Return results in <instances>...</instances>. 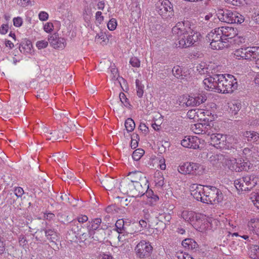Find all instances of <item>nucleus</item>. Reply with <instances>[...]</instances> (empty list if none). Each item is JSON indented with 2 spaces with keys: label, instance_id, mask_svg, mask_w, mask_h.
I'll return each mask as SVG.
<instances>
[{
  "label": "nucleus",
  "instance_id": "nucleus-47",
  "mask_svg": "<svg viewBox=\"0 0 259 259\" xmlns=\"http://www.w3.org/2000/svg\"><path fill=\"white\" fill-rule=\"evenodd\" d=\"M173 75L177 78H182V70L180 66H175L172 69Z\"/></svg>",
  "mask_w": 259,
  "mask_h": 259
},
{
  "label": "nucleus",
  "instance_id": "nucleus-38",
  "mask_svg": "<svg viewBox=\"0 0 259 259\" xmlns=\"http://www.w3.org/2000/svg\"><path fill=\"white\" fill-rule=\"evenodd\" d=\"M126 224L123 219H119L116 221L115 227L118 233H122L125 230Z\"/></svg>",
  "mask_w": 259,
  "mask_h": 259
},
{
  "label": "nucleus",
  "instance_id": "nucleus-34",
  "mask_svg": "<svg viewBox=\"0 0 259 259\" xmlns=\"http://www.w3.org/2000/svg\"><path fill=\"white\" fill-rule=\"evenodd\" d=\"M164 178L160 172L155 174L154 182L155 186L158 187H162L164 184Z\"/></svg>",
  "mask_w": 259,
  "mask_h": 259
},
{
  "label": "nucleus",
  "instance_id": "nucleus-43",
  "mask_svg": "<svg viewBox=\"0 0 259 259\" xmlns=\"http://www.w3.org/2000/svg\"><path fill=\"white\" fill-rule=\"evenodd\" d=\"M145 151L143 149L139 148L135 150L132 155V157L134 160L138 161L143 156Z\"/></svg>",
  "mask_w": 259,
  "mask_h": 259
},
{
  "label": "nucleus",
  "instance_id": "nucleus-15",
  "mask_svg": "<svg viewBox=\"0 0 259 259\" xmlns=\"http://www.w3.org/2000/svg\"><path fill=\"white\" fill-rule=\"evenodd\" d=\"M181 217L185 221L194 225L195 223L200 220V215L196 213L193 211L183 210L181 213Z\"/></svg>",
  "mask_w": 259,
  "mask_h": 259
},
{
  "label": "nucleus",
  "instance_id": "nucleus-39",
  "mask_svg": "<svg viewBox=\"0 0 259 259\" xmlns=\"http://www.w3.org/2000/svg\"><path fill=\"white\" fill-rule=\"evenodd\" d=\"M190 138V147L189 148L194 149H198L199 148L200 141L199 139L195 136H189Z\"/></svg>",
  "mask_w": 259,
  "mask_h": 259
},
{
  "label": "nucleus",
  "instance_id": "nucleus-54",
  "mask_svg": "<svg viewBox=\"0 0 259 259\" xmlns=\"http://www.w3.org/2000/svg\"><path fill=\"white\" fill-rule=\"evenodd\" d=\"M130 63L134 67H139L140 66V61L135 57L131 58Z\"/></svg>",
  "mask_w": 259,
  "mask_h": 259
},
{
  "label": "nucleus",
  "instance_id": "nucleus-2",
  "mask_svg": "<svg viewBox=\"0 0 259 259\" xmlns=\"http://www.w3.org/2000/svg\"><path fill=\"white\" fill-rule=\"evenodd\" d=\"M147 184L133 183L128 180H123L120 184V191L133 197H141L147 191Z\"/></svg>",
  "mask_w": 259,
  "mask_h": 259
},
{
  "label": "nucleus",
  "instance_id": "nucleus-48",
  "mask_svg": "<svg viewBox=\"0 0 259 259\" xmlns=\"http://www.w3.org/2000/svg\"><path fill=\"white\" fill-rule=\"evenodd\" d=\"M91 231L88 230L87 232H82L79 234L80 239L81 241H84L89 238L92 239V232Z\"/></svg>",
  "mask_w": 259,
  "mask_h": 259
},
{
  "label": "nucleus",
  "instance_id": "nucleus-18",
  "mask_svg": "<svg viewBox=\"0 0 259 259\" xmlns=\"http://www.w3.org/2000/svg\"><path fill=\"white\" fill-rule=\"evenodd\" d=\"M220 31H218L221 33L223 40H227L229 39L233 38L236 34V31L234 28L232 27H218Z\"/></svg>",
  "mask_w": 259,
  "mask_h": 259
},
{
  "label": "nucleus",
  "instance_id": "nucleus-17",
  "mask_svg": "<svg viewBox=\"0 0 259 259\" xmlns=\"http://www.w3.org/2000/svg\"><path fill=\"white\" fill-rule=\"evenodd\" d=\"M244 187L246 190H249L255 187L258 182V178L255 175H249L242 177Z\"/></svg>",
  "mask_w": 259,
  "mask_h": 259
},
{
  "label": "nucleus",
  "instance_id": "nucleus-42",
  "mask_svg": "<svg viewBox=\"0 0 259 259\" xmlns=\"http://www.w3.org/2000/svg\"><path fill=\"white\" fill-rule=\"evenodd\" d=\"M136 85L137 89V95L139 98H141L144 93V85L139 79L136 80Z\"/></svg>",
  "mask_w": 259,
  "mask_h": 259
},
{
  "label": "nucleus",
  "instance_id": "nucleus-41",
  "mask_svg": "<svg viewBox=\"0 0 259 259\" xmlns=\"http://www.w3.org/2000/svg\"><path fill=\"white\" fill-rule=\"evenodd\" d=\"M124 125L128 132L133 131L135 128V122L131 118H128L125 120Z\"/></svg>",
  "mask_w": 259,
  "mask_h": 259
},
{
  "label": "nucleus",
  "instance_id": "nucleus-26",
  "mask_svg": "<svg viewBox=\"0 0 259 259\" xmlns=\"http://www.w3.org/2000/svg\"><path fill=\"white\" fill-rule=\"evenodd\" d=\"M243 136L249 142L252 143L259 142V133L254 131H246L244 133Z\"/></svg>",
  "mask_w": 259,
  "mask_h": 259
},
{
  "label": "nucleus",
  "instance_id": "nucleus-55",
  "mask_svg": "<svg viewBox=\"0 0 259 259\" xmlns=\"http://www.w3.org/2000/svg\"><path fill=\"white\" fill-rule=\"evenodd\" d=\"M191 169H192V174L196 173V174H199V171L197 172V170H199V168L202 169V166H201L199 164L196 163H191Z\"/></svg>",
  "mask_w": 259,
  "mask_h": 259
},
{
  "label": "nucleus",
  "instance_id": "nucleus-32",
  "mask_svg": "<svg viewBox=\"0 0 259 259\" xmlns=\"http://www.w3.org/2000/svg\"><path fill=\"white\" fill-rule=\"evenodd\" d=\"M191 163L186 162L178 167V171L183 174H190L192 173L191 169Z\"/></svg>",
  "mask_w": 259,
  "mask_h": 259
},
{
  "label": "nucleus",
  "instance_id": "nucleus-1",
  "mask_svg": "<svg viewBox=\"0 0 259 259\" xmlns=\"http://www.w3.org/2000/svg\"><path fill=\"white\" fill-rule=\"evenodd\" d=\"M189 25L190 22L188 21L180 22L172 28L177 48H187L194 45L198 41L200 34L192 31Z\"/></svg>",
  "mask_w": 259,
  "mask_h": 259
},
{
  "label": "nucleus",
  "instance_id": "nucleus-57",
  "mask_svg": "<svg viewBox=\"0 0 259 259\" xmlns=\"http://www.w3.org/2000/svg\"><path fill=\"white\" fill-rule=\"evenodd\" d=\"M38 18L41 21H47L49 18V14L45 11H41L38 14Z\"/></svg>",
  "mask_w": 259,
  "mask_h": 259
},
{
  "label": "nucleus",
  "instance_id": "nucleus-8",
  "mask_svg": "<svg viewBox=\"0 0 259 259\" xmlns=\"http://www.w3.org/2000/svg\"><path fill=\"white\" fill-rule=\"evenodd\" d=\"M213 122L206 123H198L191 125V130L196 134L201 135H210L212 132H214V128Z\"/></svg>",
  "mask_w": 259,
  "mask_h": 259
},
{
  "label": "nucleus",
  "instance_id": "nucleus-61",
  "mask_svg": "<svg viewBox=\"0 0 259 259\" xmlns=\"http://www.w3.org/2000/svg\"><path fill=\"white\" fill-rule=\"evenodd\" d=\"M190 138L189 137L186 136L182 141H181V145L186 148H189L190 147Z\"/></svg>",
  "mask_w": 259,
  "mask_h": 259
},
{
  "label": "nucleus",
  "instance_id": "nucleus-44",
  "mask_svg": "<svg viewBox=\"0 0 259 259\" xmlns=\"http://www.w3.org/2000/svg\"><path fill=\"white\" fill-rule=\"evenodd\" d=\"M119 99L122 104L128 109H131L132 105L130 104L128 99L126 97L125 94L123 93L119 94Z\"/></svg>",
  "mask_w": 259,
  "mask_h": 259
},
{
  "label": "nucleus",
  "instance_id": "nucleus-58",
  "mask_svg": "<svg viewBox=\"0 0 259 259\" xmlns=\"http://www.w3.org/2000/svg\"><path fill=\"white\" fill-rule=\"evenodd\" d=\"M196 109H192L188 111L187 113V117L190 119H194L196 117H198V115L196 112Z\"/></svg>",
  "mask_w": 259,
  "mask_h": 259
},
{
  "label": "nucleus",
  "instance_id": "nucleus-60",
  "mask_svg": "<svg viewBox=\"0 0 259 259\" xmlns=\"http://www.w3.org/2000/svg\"><path fill=\"white\" fill-rule=\"evenodd\" d=\"M48 42L46 40L38 41L36 42V47L38 49H41L46 48L48 46Z\"/></svg>",
  "mask_w": 259,
  "mask_h": 259
},
{
  "label": "nucleus",
  "instance_id": "nucleus-50",
  "mask_svg": "<svg viewBox=\"0 0 259 259\" xmlns=\"http://www.w3.org/2000/svg\"><path fill=\"white\" fill-rule=\"evenodd\" d=\"M107 26L110 30H114L117 26V22L115 19L112 18L107 24Z\"/></svg>",
  "mask_w": 259,
  "mask_h": 259
},
{
  "label": "nucleus",
  "instance_id": "nucleus-19",
  "mask_svg": "<svg viewBox=\"0 0 259 259\" xmlns=\"http://www.w3.org/2000/svg\"><path fill=\"white\" fill-rule=\"evenodd\" d=\"M212 75H209V77H207L205 78L203 82L205 85V89L214 92V90L216 89L215 85L217 78L215 77V73L211 74Z\"/></svg>",
  "mask_w": 259,
  "mask_h": 259
},
{
  "label": "nucleus",
  "instance_id": "nucleus-4",
  "mask_svg": "<svg viewBox=\"0 0 259 259\" xmlns=\"http://www.w3.org/2000/svg\"><path fill=\"white\" fill-rule=\"evenodd\" d=\"M43 232H44L45 237L38 236L37 235L35 237L37 240L41 242L42 243H46L47 240L49 241L52 243L51 245V247L54 249H58L59 247L56 242L59 240V236L58 233L55 231L54 229H50L47 227L45 229H41L40 231L42 234Z\"/></svg>",
  "mask_w": 259,
  "mask_h": 259
},
{
  "label": "nucleus",
  "instance_id": "nucleus-35",
  "mask_svg": "<svg viewBox=\"0 0 259 259\" xmlns=\"http://www.w3.org/2000/svg\"><path fill=\"white\" fill-rule=\"evenodd\" d=\"M146 195L148 197V203L151 205H154L158 200L159 197L157 195H154L152 191H146Z\"/></svg>",
  "mask_w": 259,
  "mask_h": 259
},
{
  "label": "nucleus",
  "instance_id": "nucleus-20",
  "mask_svg": "<svg viewBox=\"0 0 259 259\" xmlns=\"http://www.w3.org/2000/svg\"><path fill=\"white\" fill-rule=\"evenodd\" d=\"M101 183L106 190L110 191L115 188L117 181L113 178L106 176L101 180Z\"/></svg>",
  "mask_w": 259,
  "mask_h": 259
},
{
  "label": "nucleus",
  "instance_id": "nucleus-24",
  "mask_svg": "<svg viewBox=\"0 0 259 259\" xmlns=\"http://www.w3.org/2000/svg\"><path fill=\"white\" fill-rule=\"evenodd\" d=\"M23 194V189L21 187H17L15 190L14 193H10L8 194V196L7 197V201L10 204H12L14 202L15 197L17 198L21 197Z\"/></svg>",
  "mask_w": 259,
  "mask_h": 259
},
{
  "label": "nucleus",
  "instance_id": "nucleus-3",
  "mask_svg": "<svg viewBox=\"0 0 259 259\" xmlns=\"http://www.w3.org/2000/svg\"><path fill=\"white\" fill-rule=\"evenodd\" d=\"M223 199L221 191L215 187L206 186L203 195L202 202L207 204L217 203Z\"/></svg>",
  "mask_w": 259,
  "mask_h": 259
},
{
  "label": "nucleus",
  "instance_id": "nucleus-63",
  "mask_svg": "<svg viewBox=\"0 0 259 259\" xmlns=\"http://www.w3.org/2000/svg\"><path fill=\"white\" fill-rule=\"evenodd\" d=\"M88 220V217L86 215L81 214L77 217V222L78 223H83L87 222Z\"/></svg>",
  "mask_w": 259,
  "mask_h": 259
},
{
  "label": "nucleus",
  "instance_id": "nucleus-36",
  "mask_svg": "<svg viewBox=\"0 0 259 259\" xmlns=\"http://www.w3.org/2000/svg\"><path fill=\"white\" fill-rule=\"evenodd\" d=\"M222 74H215V77L217 78L215 88L214 92L218 93H224V89L223 85V82L221 80L220 76Z\"/></svg>",
  "mask_w": 259,
  "mask_h": 259
},
{
  "label": "nucleus",
  "instance_id": "nucleus-6",
  "mask_svg": "<svg viewBox=\"0 0 259 259\" xmlns=\"http://www.w3.org/2000/svg\"><path fill=\"white\" fill-rule=\"evenodd\" d=\"M213 128H214V132L207 135L208 137L210 136V145L218 149L228 148L229 146L227 145L226 136L216 133L217 132L216 125L214 124Z\"/></svg>",
  "mask_w": 259,
  "mask_h": 259
},
{
  "label": "nucleus",
  "instance_id": "nucleus-28",
  "mask_svg": "<svg viewBox=\"0 0 259 259\" xmlns=\"http://www.w3.org/2000/svg\"><path fill=\"white\" fill-rule=\"evenodd\" d=\"M182 245L186 249L192 250H196L198 247L196 242L191 238H187L184 240L182 242Z\"/></svg>",
  "mask_w": 259,
  "mask_h": 259
},
{
  "label": "nucleus",
  "instance_id": "nucleus-11",
  "mask_svg": "<svg viewBox=\"0 0 259 259\" xmlns=\"http://www.w3.org/2000/svg\"><path fill=\"white\" fill-rule=\"evenodd\" d=\"M128 178L124 180H128L133 183L147 184L148 180L145 175L141 171H135L129 172Z\"/></svg>",
  "mask_w": 259,
  "mask_h": 259
},
{
  "label": "nucleus",
  "instance_id": "nucleus-62",
  "mask_svg": "<svg viewBox=\"0 0 259 259\" xmlns=\"http://www.w3.org/2000/svg\"><path fill=\"white\" fill-rule=\"evenodd\" d=\"M177 257L178 259H194L188 253L182 252L178 253Z\"/></svg>",
  "mask_w": 259,
  "mask_h": 259
},
{
  "label": "nucleus",
  "instance_id": "nucleus-40",
  "mask_svg": "<svg viewBox=\"0 0 259 259\" xmlns=\"http://www.w3.org/2000/svg\"><path fill=\"white\" fill-rule=\"evenodd\" d=\"M211 48L213 50H221L225 47L224 43L226 41L223 40H220L219 41H210Z\"/></svg>",
  "mask_w": 259,
  "mask_h": 259
},
{
  "label": "nucleus",
  "instance_id": "nucleus-30",
  "mask_svg": "<svg viewBox=\"0 0 259 259\" xmlns=\"http://www.w3.org/2000/svg\"><path fill=\"white\" fill-rule=\"evenodd\" d=\"M241 108V104L240 102L236 101L229 103V112L233 115H236Z\"/></svg>",
  "mask_w": 259,
  "mask_h": 259
},
{
  "label": "nucleus",
  "instance_id": "nucleus-45",
  "mask_svg": "<svg viewBox=\"0 0 259 259\" xmlns=\"http://www.w3.org/2000/svg\"><path fill=\"white\" fill-rule=\"evenodd\" d=\"M244 21V18L242 15L236 12H234L233 23L241 24Z\"/></svg>",
  "mask_w": 259,
  "mask_h": 259
},
{
  "label": "nucleus",
  "instance_id": "nucleus-9",
  "mask_svg": "<svg viewBox=\"0 0 259 259\" xmlns=\"http://www.w3.org/2000/svg\"><path fill=\"white\" fill-rule=\"evenodd\" d=\"M225 163L229 169L236 172L246 170L247 164V162H242L241 159L237 160L233 157L226 158Z\"/></svg>",
  "mask_w": 259,
  "mask_h": 259
},
{
  "label": "nucleus",
  "instance_id": "nucleus-27",
  "mask_svg": "<svg viewBox=\"0 0 259 259\" xmlns=\"http://www.w3.org/2000/svg\"><path fill=\"white\" fill-rule=\"evenodd\" d=\"M219 31H220L219 28H215L212 30L207 34V39L209 41H219L220 40H223L224 38H222V35L220 32H218Z\"/></svg>",
  "mask_w": 259,
  "mask_h": 259
},
{
  "label": "nucleus",
  "instance_id": "nucleus-22",
  "mask_svg": "<svg viewBox=\"0 0 259 259\" xmlns=\"http://www.w3.org/2000/svg\"><path fill=\"white\" fill-rule=\"evenodd\" d=\"M107 227L106 225L104 228L102 226L101 228L93 231L92 232V239L99 242L104 241L106 237L105 228Z\"/></svg>",
  "mask_w": 259,
  "mask_h": 259
},
{
  "label": "nucleus",
  "instance_id": "nucleus-64",
  "mask_svg": "<svg viewBox=\"0 0 259 259\" xmlns=\"http://www.w3.org/2000/svg\"><path fill=\"white\" fill-rule=\"evenodd\" d=\"M26 243L27 240L25 237L23 235H20L19 237V243L20 245L24 247L26 244Z\"/></svg>",
  "mask_w": 259,
  "mask_h": 259
},
{
  "label": "nucleus",
  "instance_id": "nucleus-13",
  "mask_svg": "<svg viewBox=\"0 0 259 259\" xmlns=\"http://www.w3.org/2000/svg\"><path fill=\"white\" fill-rule=\"evenodd\" d=\"M205 188L203 186L201 185L197 184H192L190 188L191 194L197 200L202 202L203 198V196H202V195H204Z\"/></svg>",
  "mask_w": 259,
  "mask_h": 259
},
{
  "label": "nucleus",
  "instance_id": "nucleus-53",
  "mask_svg": "<svg viewBox=\"0 0 259 259\" xmlns=\"http://www.w3.org/2000/svg\"><path fill=\"white\" fill-rule=\"evenodd\" d=\"M52 136L50 138L48 137L47 140H52L53 141L59 140H60L63 137L60 136L57 131H54L53 133H51L50 134Z\"/></svg>",
  "mask_w": 259,
  "mask_h": 259
},
{
  "label": "nucleus",
  "instance_id": "nucleus-10",
  "mask_svg": "<svg viewBox=\"0 0 259 259\" xmlns=\"http://www.w3.org/2000/svg\"><path fill=\"white\" fill-rule=\"evenodd\" d=\"M227 78L224 74L220 76L221 80L223 82L224 93H232L237 89V83L234 77L230 74H227Z\"/></svg>",
  "mask_w": 259,
  "mask_h": 259
},
{
  "label": "nucleus",
  "instance_id": "nucleus-21",
  "mask_svg": "<svg viewBox=\"0 0 259 259\" xmlns=\"http://www.w3.org/2000/svg\"><path fill=\"white\" fill-rule=\"evenodd\" d=\"M248 47L241 48L235 50L233 53V56L236 59H244L248 60Z\"/></svg>",
  "mask_w": 259,
  "mask_h": 259
},
{
  "label": "nucleus",
  "instance_id": "nucleus-52",
  "mask_svg": "<svg viewBox=\"0 0 259 259\" xmlns=\"http://www.w3.org/2000/svg\"><path fill=\"white\" fill-rule=\"evenodd\" d=\"M253 152L252 150L248 148H245L243 150V154L246 157L247 159H250L253 157Z\"/></svg>",
  "mask_w": 259,
  "mask_h": 259
},
{
  "label": "nucleus",
  "instance_id": "nucleus-7",
  "mask_svg": "<svg viewBox=\"0 0 259 259\" xmlns=\"http://www.w3.org/2000/svg\"><path fill=\"white\" fill-rule=\"evenodd\" d=\"M137 257L145 258L149 257L153 250V247L149 241H141L135 247Z\"/></svg>",
  "mask_w": 259,
  "mask_h": 259
},
{
  "label": "nucleus",
  "instance_id": "nucleus-12",
  "mask_svg": "<svg viewBox=\"0 0 259 259\" xmlns=\"http://www.w3.org/2000/svg\"><path fill=\"white\" fill-rule=\"evenodd\" d=\"M215 65L214 64H207L205 62H201L197 67V71L201 75L207 74L215 73Z\"/></svg>",
  "mask_w": 259,
  "mask_h": 259
},
{
  "label": "nucleus",
  "instance_id": "nucleus-37",
  "mask_svg": "<svg viewBox=\"0 0 259 259\" xmlns=\"http://www.w3.org/2000/svg\"><path fill=\"white\" fill-rule=\"evenodd\" d=\"M32 47V45L31 41H27L20 44L19 50L21 53H29L31 51Z\"/></svg>",
  "mask_w": 259,
  "mask_h": 259
},
{
  "label": "nucleus",
  "instance_id": "nucleus-31",
  "mask_svg": "<svg viewBox=\"0 0 259 259\" xmlns=\"http://www.w3.org/2000/svg\"><path fill=\"white\" fill-rule=\"evenodd\" d=\"M248 255L252 259H259V246L252 245L248 250Z\"/></svg>",
  "mask_w": 259,
  "mask_h": 259
},
{
  "label": "nucleus",
  "instance_id": "nucleus-56",
  "mask_svg": "<svg viewBox=\"0 0 259 259\" xmlns=\"http://www.w3.org/2000/svg\"><path fill=\"white\" fill-rule=\"evenodd\" d=\"M13 24L15 27H19L23 24V20L21 17H17L13 19Z\"/></svg>",
  "mask_w": 259,
  "mask_h": 259
},
{
  "label": "nucleus",
  "instance_id": "nucleus-5",
  "mask_svg": "<svg viewBox=\"0 0 259 259\" xmlns=\"http://www.w3.org/2000/svg\"><path fill=\"white\" fill-rule=\"evenodd\" d=\"M156 8L157 11L163 19H170L174 16L173 5L168 0H159Z\"/></svg>",
  "mask_w": 259,
  "mask_h": 259
},
{
  "label": "nucleus",
  "instance_id": "nucleus-16",
  "mask_svg": "<svg viewBox=\"0 0 259 259\" xmlns=\"http://www.w3.org/2000/svg\"><path fill=\"white\" fill-rule=\"evenodd\" d=\"M218 18L222 22L232 24L234 12L229 10H220L217 14Z\"/></svg>",
  "mask_w": 259,
  "mask_h": 259
},
{
  "label": "nucleus",
  "instance_id": "nucleus-46",
  "mask_svg": "<svg viewBox=\"0 0 259 259\" xmlns=\"http://www.w3.org/2000/svg\"><path fill=\"white\" fill-rule=\"evenodd\" d=\"M243 179L241 178L239 179L236 180L234 181V185L237 189L238 190L246 191L245 187H244Z\"/></svg>",
  "mask_w": 259,
  "mask_h": 259
},
{
  "label": "nucleus",
  "instance_id": "nucleus-25",
  "mask_svg": "<svg viewBox=\"0 0 259 259\" xmlns=\"http://www.w3.org/2000/svg\"><path fill=\"white\" fill-rule=\"evenodd\" d=\"M102 220L100 218L92 219L91 221H89L87 224V230L91 231L92 233L95 230L99 229Z\"/></svg>",
  "mask_w": 259,
  "mask_h": 259
},
{
  "label": "nucleus",
  "instance_id": "nucleus-29",
  "mask_svg": "<svg viewBox=\"0 0 259 259\" xmlns=\"http://www.w3.org/2000/svg\"><path fill=\"white\" fill-rule=\"evenodd\" d=\"M69 228L74 234L78 235L81 233L82 226L79 225L76 220L70 221L68 225Z\"/></svg>",
  "mask_w": 259,
  "mask_h": 259
},
{
  "label": "nucleus",
  "instance_id": "nucleus-51",
  "mask_svg": "<svg viewBox=\"0 0 259 259\" xmlns=\"http://www.w3.org/2000/svg\"><path fill=\"white\" fill-rule=\"evenodd\" d=\"M96 39H99L102 40V42L104 43V44H106V42L108 41V39L107 38V36L105 33L103 32H100L98 33L96 36Z\"/></svg>",
  "mask_w": 259,
  "mask_h": 259
},
{
  "label": "nucleus",
  "instance_id": "nucleus-49",
  "mask_svg": "<svg viewBox=\"0 0 259 259\" xmlns=\"http://www.w3.org/2000/svg\"><path fill=\"white\" fill-rule=\"evenodd\" d=\"M195 99L196 102H197V105L198 106L200 104L204 103L206 100L207 97L205 95L200 94L195 97Z\"/></svg>",
  "mask_w": 259,
  "mask_h": 259
},
{
  "label": "nucleus",
  "instance_id": "nucleus-33",
  "mask_svg": "<svg viewBox=\"0 0 259 259\" xmlns=\"http://www.w3.org/2000/svg\"><path fill=\"white\" fill-rule=\"evenodd\" d=\"M183 104H185L186 106H196L197 105V102L195 101V97L188 96L187 97H183L182 101H181V103H183Z\"/></svg>",
  "mask_w": 259,
  "mask_h": 259
},
{
  "label": "nucleus",
  "instance_id": "nucleus-14",
  "mask_svg": "<svg viewBox=\"0 0 259 259\" xmlns=\"http://www.w3.org/2000/svg\"><path fill=\"white\" fill-rule=\"evenodd\" d=\"M48 40L51 45L55 49H64L66 45V40L64 38L59 37L56 33L50 36Z\"/></svg>",
  "mask_w": 259,
  "mask_h": 259
},
{
  "label": "nucleus",
  "instance_id": "nucleus-59",
  "mask_svg": "<svg viewBox=\"0 0 259 259\" xmlns=\"http://www.w3.org/2000/svg\"><path fill=\"white\" fill-rule=\"evenodd\" d=\"M54 28V25L51 22L46 23L44 26V29L46 32H51Z\"/></svg>",
  "mask_w": 259,
  "mask_h": 259
},
{
  "label": "nucleus",
  "instance_id": "nucleus-23",
  "mask_svg": "<svg viewBox=\"0 0 259 259\" xmlns=\"http://www.w3.org/2000/svg\"><path fill=\"white\" fill-rule=\"evenodd\" d=\"M248 60L250 61L256 62L259 59V47H248Z\"/></svg>",
  "mask_w": 259,
  "mask_h": 259
}]
</instances>
